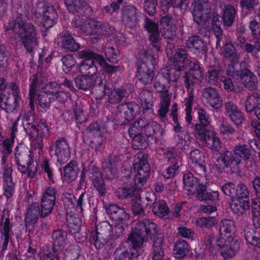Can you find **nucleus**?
Segmentation results:
<instances>
[{"label":"nucleus","mask_w":260,"mask_h":260,"mask_svg":"<svg viewBox=\"0 0 260 260\" xmlns=\"http://www.w3.org/2000/svg\"><path fill=\"white\" fill-rule=\"evenodd\" d=\"M141 187H138L135 184L131 187H128L127 185H126L124 187L118 188L116 191V194L119 199L131 198L132 201H134V199L139 198V191Z\"/></svg>","instance_id":"nucleus-25"},{"label":"nucleus","mask_w":260,"mask_h":260,"mask_svg":"<svg viewBox=\"0 0 260 260\" xmlns=\"http://www.w3.org/2000/svg\"><path fill=\"white\" fill-rule=\"evenodd\" d=\"M183 184L184 189L188 195L193 194L196 192L198 194L201 191V184L200 183L199 179L191 173H186L184 175Z\"/></svg>","instance_id":"nucleus-21"},{"label":"nucleus","mask_w":260,"mask_h":260,"mask_svg":"<svg viewBox=\"0 0 260 260\" xmlns=\"http://www.w3.org/2000/svg\"><path fill=\"white\" fill-rule=\"evenodd\" d=\"M190 159L195 166L198 167L200 169L203 173H206V164L203 152L198 149L192 150L190 152Z\"/></svg>","instance_id":"nucleus-31"},{"label":"nucleus","mask_w":260,"mask_h":260,"mask_svg":"<svg viewBox=\"0 0 260 260\" xmlns=\"http://www.w3.org/2000/svg\"><path fill=\"white\" fill-rule=\"evenodd\" d=\"M156 229V224L148 219L137 223L128 239V242L132 246V249L125 251L117 249L115 260H136L137 256L143 252V242L155 235Z\"/></svg>","instance_id":"nucleus-2"},{"label":"nucleus","mask_w":260,"mask_h":260,"mask_svg":"<svg viewBox=\"0 0 260 260\" xmlns=\"http://www.w3.org/2000/svg\"><path fill=\"white\" fill-rule=\"evenodd\" d=\"M191 6L194 21L199 25H205L210 17L209 0H193Z\"/></svg>","instance_id":"nucleus-12"},{"label":"nucleus","mask_w":260,"mask_h":260,"mask_svg":"<svg viewBox=\"0 0 260 260\" xmlns=\"http://www.w3.org/2000/svg\"><path fill=\"white\" fill-rule=\"evenodd\" d=\"M145 28L149 33V39L152 46L156 51H159L161 47V38L158 30L157 25L154 22L147 19L145 22Z\"/></svg>","instance_id":"nucleus-19"},{"label":"nucleus","mask_w":260,"mask_h":260,"mask_svg":"<svg viewBox=\"0 0 260 260\" xmlns=\"http://www.w3.org/2000/svg\"><path fill=\"white\" fill-rule=\"evenodd\" d=\"M230 204L233 212L238 215L243 214L250 208L249 199H231Z\"/></svg>","instance_id":"nucleus-28"},{"label":"nucleus","mask_w":260,"mask_h":260,"mask_svg":"<svg viewBox=\"0 0 260 260\" xmlns=\"http://www.w3.org/2000/svg\"><path fill=\"white\" fill-rule=\"evenodd\" d=\"M252 209L253 222L256 227L260 226V198H255L252 200Z\"/></svg>","instance_id":"nucleus-48"},{"label":"nucleus","mask_w":260,"mask_h":260,"mask_svg":"<svg viewBox=\"0 0 260 260\" xmlns=\"http://www.w3.org/2000/svg\"><path fill=\"white\" fill-rule=\"evenodd\" d=\"M118 111L121 113V116L128 122L138 116L140 113L141 110L138 104L131 102L119 105Z\"/></svg>","instance_id":"nucleus-18"},{"label":"nucleus","mask_w":260,"mask_h":260,"mask_svg":"<svg viewBox=\"0 0 260 260\" xmlns=\"http://www.w3.org/2000/svg\"><path fill=\"white\" fill-rule=\"evenodd\" d=\"M245 239L250 245L260 248L259 236L253 230L249 229L246 231Z\"/></svg>","instance_id":"nucleus-52"},{"label":"nucleus","mask_w":260,"mask_h":260,"mask_svg":"<svg viewBox=\"0 0 260 260\" xmlns=\"http://www.w3.org/2000/svg\"><path fill=\"white\" fill-rule=\"evenodd\" d=\"M171 95L170 94H160V102L159 104V109L157 111L158 115L161 118H164L166 117L169 111L171 102Z\"/></svg>","instance_id":"nucleus-39"},{"label":"nucleus","mask_w":260,"mask_h":260,"mask_svg":"<svg viewBox=\"0 0 260 260\" xmlns=\"http://www.w3.org/2000/svg\"><path fill=\"white\" fill-rule=\"evenodd\" d=\"M164 243L163 237L158 236L154 239L152 246V258L153 260H162L164 251L162 247Z\"/></svg>","instance_id":"nucleus-37"},{"label":"nucleus","mask_w":260,"mask_h":260,"mask_svg":"<svg viewBox=\"0 0 260 260\" xmlns=\"http://www.w3.org/2000/svg\"><path fill=\"white\" fill-rule=\"evenodd\" d=\"M260 106V94L257 92L249 95L245 102V107L247 112H253Z\"/></svg>","instance_id":"nucleus-42"},{"label":"nucleus","mask_w":260,"mask_h":260,"mask_svg":"<svg viewBox=\"0 0 260 260\" xmlns=\"http://www.w3.org/2000/svg\"><path fill=\"white\" fill-rule=\"evenodd\" d=\"M167 56L170 60L173 62L175 73H179L180 71L183 69L185 64H188L189 71L186 73L185 79V85L186 88L202 80L204 73L202 70L199 62L194 58H187L186 51L183 49H178L174 54L173 57L171 48L167 46L166 48Z\"/></svg>","instance_id":"nucleus-4"},{"label":"nucleus","mask_w":260,"mask_h":260,"mask_svg":"<svg viewBox=\"0 0 260 260\" xmlns=\"http://www.w3.org/2000/svg\"><path fill=\"white\" fill-rule=\"evenodd\" d=\"M235 156L233 153L228 150L223 151L220 154V160L223 163V165L226 168H229L232 172L235 171L238 169V166L235 161Z\"/></svg>","instance_id":"nucleus-35"},{"label":"nucleus","mask_w":260,"mask_h":260,"mask_svg":"<svg viewBox=\"0 0 260 260\" xmlns=\"http://www.w3.org/2000/svg\"><path fill=\"white\" fill-rule=\"evenodd\" d=\"M180 76L178 73H175L173 69L168 68L162 69L155 78L154 86L161 94H169V86L167 85L171 81H176Z\"/></svg>","instance_id":"nucleus-11"},{"label":"nucleus","mask_w":260,"mask_h":260,"mask_svg":"<svg viewBox=\"0 0 260 260\" xmlns=\"http://www.w3.org/2000/svg\"><path fill=\"white\" fill-rule=\"evenodd\" d=\"M99 229L92 233L91 238L94 241V245L97 249L102 248L108 242V238L105 236L104 233L99 231Z\"/></svg>","instance_id":"nucleus-49"},{"label":"nucleus","mask_w":260,"mask_h":260,"mask_svg":"<svg viewBox=\"0 0 260 260\" xmlns=\"http://www.w3.org/2000/svg\"><path fill=\"white\" fill-rule=\"evenodd\" d=\"M122 20L124 23L130 27L136 25L137 23V11L135 7L126 6L122 9Z\"/></svg>","instance_id":"nucleus-26"},{"label":"nucleus","mask_w":260,"mask_h":260,"mask_svg":"<svg viewBox=\"0 0 260 260\" xmlns=\"http://www.w3.org/2000/svg\"><path fill=\"white\" fill-rule=\"evenodd\" d=\"M148 138L145 134H141L132 138V145L134 149H143L148 145Z\"/></svg>","instance_id":"nucleus-50"},{"label":"nucleus","mask_w":260,"mask_h":260,"mask_svg":"<svg viewBox=\"0 0 260 260\" xmlns=\"http://www.w3.org/2000/svg\"><path fill=\"white\" fill-rule=\"evenodd\" d=\"M206 186L201 184L200 186V190L197 195L198 200L200 201L210 200L213 202L219 200V194L218 191H212L207 192L206 191Z\"/></svg>","instance_id":"nucleus-41"},{"label":"nucleus","mask_w":260,"mask_h":260,"mask_svg":"<svg viewBox=\"0 0 260 260\" xmlns=\"http://www.w3.org/2000/svg\"><path fill=\"white\" fill-rule=\"evenodd\" d=\"M87 174L91 178L92 184L99 195L105 196L106 188L102 174L99 171V168L94 165H91Z\"/></svg>","instance_id":"nucleus-14"},{"label":"nucleus","mask_w":260,"mask_h":260,"mask_svg":"<svg viewBox=\"0 0 260 260\" xmlns=\"http://www.w3.org/2000/svg\"><path fill=\"white\" fill-rule=\"evenodd\" d=\"M236 197L231 199H249V192L246 185L239 184L237 185L235 191Z\"/></svg>","instance_id":"nucleus-58"},{"label":"nucleus","mask_w":260,"mask_h":260,"mask_svg":"<svg viewBox=\"0 0 260 260\" xmlns=\"http://www.w3.org/2000/svg\"><path fill=\"white\" fill-rule=\"evenodd\" d=\"M37 80L34 79L29 87L30 106L34 108V102L37 97L38 104L43 109L46 110L54 100L59 102H64L69 98L68 93H64L59 90L61 86L56 82H51L45 85L37 94Z\"/></svg>","instance_id":"nucleus-3"},{"label":"nucleus","mask_w":260,"mask_h":260,"mask_svg":"<svg viewBox=\"0 0 260 260\" xmlns=\"http://www.w3.org/2000/svg\"><path fill=\"white\" fill-rule=\"evenodd\" d=\"M78 55L80 58L83 59L78 67V70L79 72L84 75L78 76L76 78V86L83 90L94 87L93 90L96 91L99 96H103L106 92V80L105 78L96 74L98 69L94 62L96 61L103 70L109 75L119 71V67L108 64L102 55L89 50L81 51Z\"/></svg>","instance_id":"nucleus-1"},{"label":"nucleus","mask_w":260,"mask_h":260,"mask_svg":"<svg viewBox=\"0 0 260 260\" xmlns=\"http://www.w3.org/2000/svg\"><path fill=\"white\" fill-rule=\"evenodd\" d=\"M57 13L53 7H48L46 10L42 19L43 26L46 28L52 27L57 19Z\"/></svg>","instance_id":"nucleus-34"},{"label":"nucleus","mask_w":260,"mask_h":260,"mask_svg":"<svg viewBox=\"0 0 260 260\" xmlns=\"http://www.w3.org/2000/svg\"><path fill=\"white\" fill-rule=\"evenodd\" d=\"M12 167H8L5 169L4 173V194L7 198L12 197L14 192L15 186L12 181Z\"/></svg>","instance_id":"nucleus-24"},{"label":"nucleus","mask_w":260,"mask_h":260,"mask_svg":"<svg viewBox=\"0 0 260 260\" xmlns=\"http://www.w3.org/2000/svg\"><path fill=\"white\" fill-rule=\"evenodd\" d=\"M239 79L244 85L250 90H254L256 88L257 79L256 76L248 70H242L240 72Z\"/></svg>","instance_id":"nucleus-29"},{"label":"nucleus","mask_w":260,"mask_h":260,"mask_svg":"<svg viewBox=\"0 0 260 260\" xmlns=\"http://www.w3.org/2000/svg\"><path fill=\"white\" fill-rule=\"evenodd\" d=\"M17 121H15L12 127L11 138L5 140L3 142V146L0 148V155L3 164H5L8 156L12 152L13 146L15 137V132L17 131Z\"/></svg>","instance_id":"nucleus-17"},{"label":"nucleus","mask_w":260,"mask_h":260,"mask_svg":"<svg viewBox=\"0 0 260 260\" xmlns=\"http://www.w3.org/2000/svg\"><path fill=\"white\" fill-rule=\"evenodd\" d=\"M217 219L214 217H201L196 221V225L200 228H211L217 224Z\"/></svg>","instance_id":"nucleus-51"},{"label":"nucleus","mask_w":260,"mask_h":260,"mask_svg":"<svg viewBox=\"0 0 260 260\" xmlns=\"http://www.w3.org/2000/svg\"><path fill=\"white\" fill-rule=\"evenodd\" d=\"M39 213V204L36 203L32 204L27 211L25 218V226L27 229L30 230V226L37 222Z\"/></svg>","instance_id":"nucleus-32"},{"label":"nucleus","mask_w":260,"mask_h":260,"mask_svg":"<svg viewBox=\"0 0 260 260\" xmlns=\"http://www.w3.org/2000/svg\"><path fill=\"white\" fill-rule=\"evenodd\" d=\"M141 200L140 196L138 199H134L131 207L133 213L135 215H142L144 214V211L141 204Z\"/></svg>","instance_id":"nucleus-63"},{"label":"nucleus","mask_w":260,"mask_h":260,"mask_svg":"<svg viewBox=\"0 0 260 260\" xmlns=\"http://www.w3.org/2000/svg\"><path fill=\"white\" fill-rule=\"evenodd\" d=\"M50 154L56 157L60 164L66 162L71 155L69 143L64 139H60L50 146Z\"/></svg>","instance_id":"nucleus-13"},{"label":"nucleus","mask_w":260,"mask_h":260,"mask_svg":"<svg viewBox=\"0 0 260 260\" xmlns=\"http://www.w3.org/2000/svg\"><path fill=\"white\" fill-rule=\"evenodd\" d=\"M81 254V250L78 246H70L68 247L64 252L65 260H75V258Z\"/></svg>","instance_id":"nucleus-56"},{"label":"nucleus","mask_w":260,"mask_h":260,"mask_svg":"<svg viewBox=\"0 0 260 260\" xmlns=\"http://www.w3.org/2000/svg\"><path fill=\"white\" fill-rule=\"evenodd\" d=\"M235 161L237 164H240L242 160H246L251 156L250 151L247 146L244 144L237 145L234 148Z\"/></svg>","instance_id":"nucleus-36"},{"label":"nucleus","mask_w":260,"mask_h":260,"mask_svg":"<svg viewBox=\"0 0 260 260\" xmlns=\"http://www.w3.org/2000/svg\"><path fill=\"white\" fill-rule=\"evenodd\" d=\"M24 128L31 139V145L41 150L43 147V139L46 138L49 129L44 122H40L37 126L29 123L24 124Z\"/></svg>","instance_id":"nucleus-9"},{"label":"nucleus","mask_w":260,"mask_h":260,"mask_svg":"<svg viewBox=\"0 0 260 260\" xmlns=\"http://www.w3.org/2000/svg\"><path fill=\"white\" fill-rule=\"evenodd\" d=\"M223 53L231 62L237 63L239 61V54L236 53L234 46L231 43H227L224 45Z\"/></svg>","instance_id":"nucleus-43"},{"label":"nucleus","mask_w":260,"mask_h":260,"mask_svg":"<svg viewBox=\"0 0 260 260\" xmlns=\"http://www.w3.org/2000/svg\"><path fill=\"white\" fill-rule=\"evenodd\" d=\"M77 164L75 161H71L64 169V177L68 181L74 180L77 176L75 168Z\"/></svg>","instance_id":"nucleus-46"},{"label":"nucleus","mask_w":260,"mask_h":260,"mask_svg":"<svg viewBox=\"0 0 260 260\" xmlns=\"http://www.w3.org/2000/svg\"><path fill=\"white\" fill-rule=\"evenodd\" d=\"M235 230V223L232 220L224 219L219 223V237L217 244L224 258L233 257L238 250L239 244L234 241Z\"/></svg>","instance_id":"nucleus-5"},{"label":"nucleus","mask_w":260,"mask_h":260,"mask_svg":"<svg viewBox=\"0 0 260 260\" xmlns=\"http://www.w3.org/2000/svg\"><path fill=\"white\" fill-rule=\"evenodd\" d=\"M56 200L47 198L41 199V216L46 217L48 216L52 211L55 204Z\"/></svg>","instance_id":"nucleus-44"},{"label":"nucleus","mask_w":260,"mask_h":260,"mask_svg":"<svg viewBox=\"0 0 260 260\" xmlns=\"http://www.w3.org/2000/svg\"><path fill=\"white\" fill-rule=\"evenodd\" d=\"M27 19V16L22 19L21 15L17 18L16 25L18 26V29L16 34L27 51L31 52L38 43L36 30L31 23L25 22Z\"/></svg>","instance_id":"nucleus-7"},{"label":"nucleus","mask_w":260,"mask_h":260,"mask_svg":"<svg viewBox=\"0 0 260 260\" xmlns=\"http://www.w3.org/2000/svg\"><path fill=\"white\" fill-rule=\"evenodd\" d=\"M62 45L64 48L70 51H76L80 48V45L75 42L71 35H69L63 39Z\"/></svg>","instance_id":"nucleus-53"},{"label":"nucleus","mask_w":260,"mask_h":260,"mask_svg":"<svg viewBox=\"0 0 260 260\" xmlns=\"http://www.w3.org/2000/svg\"><path fill=\"white\" fill-rule=\"evenodd\" d=\"M40 260H59L57 253L48 249L41 250L39 253Z\"/></svg>","instance_id":"nucleus-61"},{"label":"nucleus","mask_w":260,"mask_h":260,"mask_svg":"<svg viewBox=\"0 0 260 260\" xmlns=\"http://www.w3.org/2000/svg\"><path fill=\"white\" fill-rule=\"evenodd\" d=\"M67 234L66 232L58 230L52 234L53 248L55 251L61 250L66 244Z\"/></svg>","instance_id":"nucleus-38"},{"label":"nucleus","mask_w":260,"mask_h":260,"mask_svg":"<svg viewBox=\"0 0 260 260\" xmlns=\"http://www.w3.org/2000/svg\"><path fill=\"white\" fill-rule=\"evenodd\" d=\"M125 91L117 88L112 90L109 95L108 101L111 104H116L120 102L124 96Z\"/></svg>","instance_id":"nucleus-55"},{"label":"nucleus","mask_w":260,"mask_h":260,"mask_svg":"<svg viewBox=\"0 0 260 260\" xmlns=\"http://www.w3.org/2000/svg\"><path fill=\"white\" fill-rule=\"evenodd\" d=\"M218 121L220 122L219 131L222 134L229 136L235 132V129L224 119L222 118Z\"/></svg>","instance_id":"nucleus-60"},{"label":"nucleus","mask_w":260,"mask_h":260,"mask_svg":"<svg viewBox=\"0 0 260 260\" xmlns=\"http://www.w3.org/2000/svg\"><path fill=\"white\" fill-rule=\"evenodd\" d=\"M190 250L188 243L184 240H180L175 243L173 253L175 257L181 259L188 254Z\"/></svg>","instance_id":"nucleus-33"},{"label":"nucleus","mask_w":260,"mask_h":260,"mask_svg":"<svg viewBox=\"0 0 260 260\" xmlns=\"http://www.w3.org/2000/svg\"><path fill=\"white\" fill-rule=\"evenodd\" d=\"M186 46L191 52L197 55L206 54L207 51L206 43L197 36L189 38L187 41Z\"/></svg>","instance_id":"nucleus-20"},{"label":"nucleus","mask_w":260,"mask_h":260,"mask_svg":"<svg viewBox=\"0 0 260 260\" xmlns=\"http://www.w3.org/2000/svg\"><path fill=\"white\" fill-rule=\"evenodd\" d=\"M160 31L165 38L172 39L175 37V26L172 24L170 16L167 15L163 17L160 21Z\"/></svg>","instance_id":"nucleus-23"},{"label":"nucleus","mask_w":260,"mask_h":260,"mask_svg":"<svg viewBox=\"0 0 260 260\" xmlns=\"http://www.w3.org/2000/svg\"><path fill=\"white\" fill-rule=\"evenodd\" d=\"M21 101L18 86L14 82L8 85L4 78L0 79V108L7 112L15 110Z\"/></svg>","instance_id":"nucleus-6"},{"label":"nucleus","mask_w":260,"mask_h":260,"mask_svg":"<svg viewBox=\"0 0 260 260\" xmlns=\"http://www.w3.org/2000/svg\"><path fill=\"white\" fill-rule=\"evenodd\" d=\"M212 28L213 29L215 35L217 38L216 46H220V41L222 36V30L220 27V21L218 19V16L214 17L212 20Z\"/></svg>","instance_id":"nucleus-57"},{"label":"nucleus","mask_w":260,"mask_h":260,"mask_svg":"<svg viewBox=\"0 0 260 260\" xmlns=\"http://www.w3.org/2000/svg\"><path fill=\"white\" fill-rule=\"evenodd\" d=\"M147 155L139 152L135 156L133 164L135 170H137L135 184L138 187L142 186L147 181L150 175V167L147 161Z\"/></svg>","instance_id":"nucleus-10"},{"label":"nucleus","mask_w":260,"mask_h":260,"mask_svg":"<svg viewBox=\"0 0 260 260\" xmlns=\"http://www.w3.org/2000/svg\"><path fill=\"white\" fill-rule=\"evenodd\" d=\"M237 11L232 5H227L224 7L222 12V20L226 26L231 25L235 19Z\"/></svg>","instance_id":"nucleus-40"},{"label":"nucleus","mask_w":260,"mask_h":260,"mask_svg":"<svg viewBox=\"0 0 260 260\" xmlns=\"http://www.w3.org/2000/svg\"><path fill=\"white\" fill-rule=\"evenodd\" d=\"M61 61L63 63L62 69L66 73H68L71 71L76 62L73 55L70 54L63 56Z\"/></svg>","instance_id":"nucleus-59"},{"label":"nucleus","mask_w":260,"mask_h":260,"mask_svg":"<svg viewBox=\"0 0 260 260\" xmlns=\"http://www.w3.org/2000/svg\"><path fill=\"white\" fill-rule=\"evenodd\" d=\"M152 95L151 92H147L146 94V98H142V107L143 109L144 112L146 111H152Z\"/></svg>","instance_id":"nucleus-62"},{"label":"nucleus","mask_w":260,"mask_h":260,"mask_svg":"<svg viewBox=\"0 0 260 260\" xmlns=\"http://www.w3.org/2000/svg\"><path fill=\"white\" fill-rule=\"evenodd\" d=\"M203 140L208 148L218 151L222 147V143L216 133L213 131H206Z\"/></svg>","instance_id":"nucleus-27"},{"label":"nucleus","mask_w":260,"mask_h":260,"mask_svg":"<svg viewBox=\"0 0 260 260\" xmlns=\"http://www.w3.org/2000/svg\"><path fill=\"white\" fill-rule=\"evenodd\" d=\"M64 3L67 9L71 12H80V9L81 11H82V8L79 5L80 4V0H64Z\"/></svg>","instance_id":"nucleus-64"},{"label":"nucleus","mask_w":260,"mask_h":260,"mask_svg":"<svg viewBox=\"0 0 260 260\" xmlns=\"http://www.w3.org/2000/svg\"><path fill=\"white\" fill-rule=\"evenodd\" d=\"M67 218L69 232L72 235H77L80 230V219L70 215H67Z\"/></svg>","instance_id":"nucleus-47"},{"label":"nucleus","mask_w":260,"mask_h":260,"mask_svg":"<svg viewBox=\"0 0 260 260\" xmlns=\"http://www.w3.org/2000/svg\"><path fill=\"white\" fill-rule=\"evenodd\" d=\"M152 211L156 215L163 217L168 214L169 209L165 201H158L153 204Z\"/></svg>","instance_id":"nucleus-45"},{"label":"nucleus","mask_w":260,"mask_h":260,"mask_svg":"<svg viewBox=\"0 0 260 260\" xmlns=\"http://www.w3.org/2000/svg\"><path fill=\"white\" fill-rule=\"evenodd\" d=\"M106 211L113 220L125 222L129 219V215L116 205H110L107 208Z\"/></svg>","instance_id":"nucleus-30"},{"label":"nucleus","mask_w":260,"mask_h":260,"mask_svg":"<svg viewBox=\"0 0 260 260\" xmlns=\"http://www.w3.org/2000/svg\"><path fill=\"white\" fill-rule=\"evenodd\" d=\"M107 25H102L100 22L95 20L88 19L81 26V30L86 35L97 34L110 35L111 34L107 30Z\"/></svg>","instance_id":"nucleus-15"},{"label":"nucleus","mask_w":260,"mask_h":260,"mask_svg":"<svg viewBox=\"0 0 260 260\" xmlns=\"http://www.w3.org/2000/svg\"><path fill=\"white\" fill-rule=\"evenodd\" d=\"M144 120L140 119L133 123L129 128V135L133 138L137 135L143 134L142 127L143 128Z\"/></svg>","instance_id":"nucleus-54"},{"label":"nucleus","mask_w":260,"mask_h":260,"mask_svg":"<svg viewBox=\"0 0 260 260\" xmlns=\"http://www.w3.org/2000/svg\"><path fill=\"white\" fill-rule=\"evenodd\" d=\"M203 99L211 107L218 109L223 106V101L219 93L213 88L208 87L203 90Z\"/></svg>","instance_id":"nucleus-16"},{"label":"nucleus","mask_w":260,"mask_h":260,"mask_svg":"<svg viewBox=\"0 0 260 260\" xmlns=\"http://www.w3.org/2000/svg\"><path fill=\"white\" fill-rule=\"evenodd\" d=\"M143 129L145 135L148 138H152L156 141L161 138L163 134L162 129L159 124L154 121L147 123L144 120Z\"/></svg>","instance_id":"nucleus-22"},{"label":"nucleus","mask_w":260,"mask_h":260,"mask_svg":"<svg viewBox=\"0 0 260 260\" xmlns=\"http://www.w3.org/2000/svg\"><path fill=\"white\" fill-rule=\"evenodd\" d=\"M146 61L140 62L138 66L137 76L139 80L144 84L151 83L154 77L155 61L150 52L144 53Z\"/></svg>","instance_id":"nucleus-8"}]
</instances>
